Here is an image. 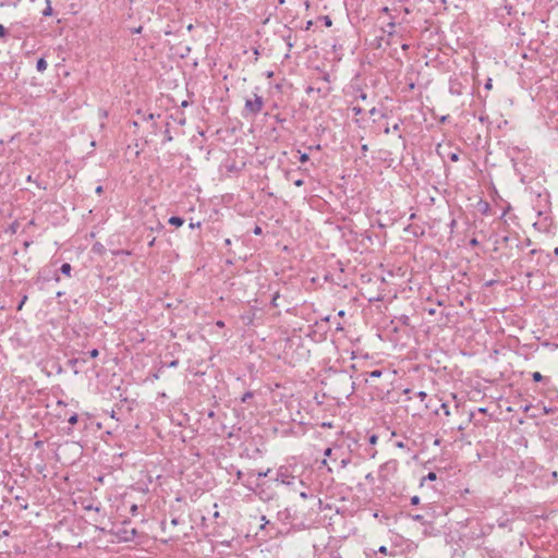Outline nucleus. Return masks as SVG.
<instances>
[{
  "label": "nucleus",
  "instance_id": "obj_24",
  "mask_svg": "<svg viewBox=\"0 0 558 558\" xmlns=\"http://www.w3.org/2000/svg\"><path fill=\"white\" fill-rule=\"evenodd\" d=\"M101 192H102V186L101 185L97 186L96 187V193L100 194Z\"/></svg>",
  "mask_w": 558,
  "mask_h": 558
},
{
  "label": "nucleus",
  "instance_id": "obj_33",
  "mask_svg": "<svg viewBox=\"0 0 558 558\" xmlns=\"http://www.w3.org/2000/svg\"><path fill=\"white\" fill-rule=\"evenodd\" d=\"M2 143V141H0V144Z\"/></svg>",
  "mask_w": 558,
  "mask_h": 558
},
{
  "label": "nucleus",
  "instance_id": "obj_19",
  "mask_svg": "<svg viewBox=\"0 0 558 558\" xmlns=\"http://www.w3.org/2000/svg\"><path fill=\"white\" fill-rule=\"evenodd\" d=\"M254 233L255 234H260L262 233V228L256 226L255 229H254Z\"/></svg>",
  "mask_w": 558,
  "mask_h": 558
},
{
  "label": "nucleus",
  "instance_id": "obj_1",
  "mask_svg": "<svg viewBox=\"0 0 558 558\" xmlns=\"http://www.w3.org/2000/svg\"><path fill=\"white\" fill-rule=\"evenodd\" d=\"M325 456L341 469L347 468L351 463L349 450L343 448L341 445H335L331 448H327L325 450Z\"/></svg>",
  "mask_w": 558,
  "mask_h": 558
},
{
  "label": "nucleus",
  "instance_id": "obj_21",
  "mask_svg": "<svg viewBox=\"0 0 558 558\" xmlns=\"http://www.w3.org/2000/svg\"><path fill=\"white\" fill-rule=\"evenodd\" d=\"M492 87H493V84H492V80L489 78L488 82L486 83V88L490 89Z\"/></svg>",
  "mask_w": 558,
  "mask_h": 558
},
{
  "label": "nucleus",
  "instance_id": "obj_26",
  "mask_svg": "<svg viewBox=\"0 0 558 558\" xmlns=\"http://www.w3.org/2000/svg\"><path fill=\"white\" fill-rule=\"evenodd\" d=\"M216 325H217L218 327H223V326H225L223 322H221V320H218Z\"/></svg>",
  "mask_w": 558,
  "mask_h": 558
},
{
  "label": "nucleus",
  "instance_id": "obj_30",
  "mask_svg": "<svg viewBox=\"0 0 558 558\" xmlns=\"http://www.w3.org/2000/svg\"><path fill=\"white\" fill-rule=\"evenodd\" d=\"M166 138H167L168 141H171V138H172V137H171L170 135H166Z\"/></svg>",
  "mask_w": 558,
  "mask_h": 558
},
{
  "label": "nucleus",
  "instance_id": "obj_6",
  "mask_svg": "<svg viewBox=\"0 0 558 558\" xmlns=\"http://www.w3.org/2000/svg\"><path fill=\"white\" fill-rule=\"evenodd\" d=\"M46 3H47V7L43 11V15L44 16H50L52 14L51 1L50 0H46Z\"/></svg>",
  "mask_w": 558,
  "mask_h": 558
},
{
  "label": "nucleus",
  "instance_id": "obj_17",
  "mask_svg": "<svg viewBox=\"0 0 558 558\" xmlns=\"http://www.w3.org/2000/svg\"><path fill=\"white\" fill-rule=\"evenodd\" d=\"M136 512H137V506L136 505H132L131 513L134 515V514H136Z\"/></svg>",
  "mask_w": 558,
  "mask_h": 558
},
{
  "label": "nucleus",
  "instance_id": "obj_23",
  "mask_svg": "<svg viewBox=\"0 0 558 558\" xmlns=\"http://www.w3.org/2000/svg\"><path fill=\"white\" fill-rule=\"evenodd\" d=\"M418 500H420V499H418V497H417V496H414V497L412 498V504L416 505V504H418Z\"/></svg>",
  "mask_w": 558,
  "mask_h": 558
},
{
  "label": "nucleus",
  "instance_id": "obj_32",
  "mask_svg": "<svg viewBox=\"0 0 558 558\" xmlns=\"http://www.w3.org/2000/svg\"><path fill=\"white\" fill-rule=\"evenodd\" d=\"M555 254L558 255V247L555 248Z\"/></svg>",
  "mask_w": 558,
  "mask_h": 558
},
{
  "label": "nucleus",
  "instance_id": "obj_27",
  "mask_svg": "<svg viewBox=\"0 0 558 558\" xmlns=\"http://www.w3.org/2000/svg\"><path fill=\"white\" fill-rule=\"evenodd\" d=\"M281 483H283V484H288V485H289V484H292V482H290V481L286 482V480H281Z\"/></svg>",
  "mask_w": 558,
  "mask_h": 558
},
{
  "label": "nucleus",
  "instance_id": "obj_2",
  "mask_svg": "<svg viewBox=\"0 0 558 558\" xmlns=\"http://www.w3.org/2000/svg\"><path fill=\"white\" fill-rule=\"evenodd\" d=\"M263 100L262 97L255 95L254 99H246L245 110L251 114H256L262 110Z\"/></svg>",
  "mask_w": 558,
  "mask_h": 558
},
{
  "label": "nucleus",
  "instance_id": "obj_31",
  "mask_svg": "<svg viewBox=\"0 0 558 558\" xmlns=\"http://www.w3.org/2000/svg\"><path fill=\"white\" fill-rule=\"evenodd\" d=\"M242 475L241 471H238V477L240 478Z\"/></svg>",
  "mask_w": 558,
  "mask_h": 558
},
{
  "label": "nucleus",
  "instance_id": "obj_4",
  "mask_svg": "<svg viewBox=\"0 0 558 558\" xmlns=\"http://www.w3.org/2000/svg\"><path fill=\"white\" fill-rule=\"evenodd\" d=\"M169 223L175 227H181L184 223V220L181 217L172 216L169 219Z\"/></svg>",
  "mask_w": 558,
  "mask_h": 558
},
{
  "label": "nucleus",
  "instance_id": "obj_18",
  "mask_svg": "<svg viewBox=\"0 0 558 558\" xmlns=\"http://www.w3.org/2000/svg\"><path fill=\"white\" fill-rule=\"evenodd\" d=\"M378 551L386 555L387 554V547L386 546H381V547H379Z\"/></svg>",
  "mask_w": 558,
  "mask_h": 558
},
{
  "label": "nucleus",
  "instance_id": "obj_7",
  "mask_svg": "<svg viewBox=\"0 0 558 558\" xmlns=\"http://www.w3.org/2000/svg\"><path fill=\"white\" fill-rule=\"evenodd\" d=\"M368 376H369L371 378H378V377H380V376H381V371H378V369L372 371V372L368 374Z\"/></svg>",
  "mask_w": 558,
  "mask_h": 558
},
{
  "label": "nucleus",
  "instance_id": "obj_14",
  "mask_svg": "<svg viewBox=\"0 0 558 558\" xmlns=\"http://www.w3.org/2000/svg\"><path fill=\"white\" fill-rule=\"evenodd\" d=\"M427 480L429 481H435L436 480V474L434 472H429L426 476Z\"/></svg>",
  "mask_w": 558,
  "mask_h": 558
},
{
  "label": "nucleus",
  "instance_id": "obj_10",
  "mask_svg": "<svg viewBox=\"0 0 558 558\" xmlns=\"http://www.w3.org/2000/svg\"><path fill=\"white\" fill-rule=\"evenodd\" d=\"M89 357L95 359L99 355V351L97 349H93L88 352Z\"/></svg>",
  "mask_w": 558,
  "mask_h": 558
},
{
  "label": "nucleus",
  "instance_id": "obj_3",
  "mask_svg": "<svg viewBox=\"0 0 558 558\" xmlns=\"http://www.w3.org/2000/svg\"><path fill=\"white\" fill-rule=\"evenodd\" d=\"M47 66H48V64L44 58L38 59V61L36 63V69L38 72L46 71Z\"/></svg>",
  "mask_w": 558,
  "mask_h": 558
},
{
  "label": "nucleus",
  "instance_id": "obj_11",
  "mask_svg": "<svg viewBox=\"0 0 558 558\" xmlns=\"http://www.w3.org/2000/svg\"><path fill=\"white\" fill-rule=\"evenodd\" d=\"M68 422L71 424V425H74L76 422H77V415L76 414H73L69 417Z\"/></svg>",
  "mask_w": 558,
  "mask_h": 558
},
{
  "label": "nucleus",
  "instance_id": "obj_28",
  "mask_svg": "<svg viewBox=\"0 0 558 558\" xmlns=\"http://www.w3.org/2000/svg\"><path fill=\"white\" fill-rule=\"evenodd\" d=\"M148 119H149V120H153V119H154V114H153V113H150V114L148 116Z\"/></svg>",
  "mask_w": 558,
  "mask_h": 558
},
{
  "label": "nucleus",
  "instance_id": "obj_13",
  "mask_svg": "<svg viewBox=\"0 0 558 558\" xmlns=\"http://www.w3.org/2000/svg\"><path fill=\"white\" fill-rule=\"evenodd\" d=\"M441 409L444 410L445 415H447V416L450 415V410H449V407L447 404L444 403L441 405Z\"/></svg>",
  "mask_w": 558,
  "mask_h": 558
},
{
  "label": "nucleus",
  "instance_id": "obj_9",
  "mask_svg": "<svg viewBox=\"0 0 558 558\" xmlns=\"http://www.w3.org/2000/svg\"><path fill=\"white\" fill-rule=\"evenodd\" d=\"M532 377L534 381H541L543 379V376L539 372H534Z\"/></svg>",
  "mask_w": 558,
  "mask_h": 558
},
{
  "label": "nucleus",
  "instance_id": "obj_20",
  "mask_svg": "<svg viewBox=\"0 0 558 558\" xmlns=\"http://www.w3.org/2000/svg\"><path fill=\"white\" fill-rule=\"evenodd\" d=\"M418 397H420V399H421V400H424V399H425V397H426V392L421 391V392L418 393Z\"/></svg>",
  "mask_w": 558,
  "mask_h": 558
},
{
  "label": "nucleus",
  "instance_id": "obj_12",
  "mask_svg": "<svg viewBox=\"0 0 558 558\" xmlns=\"http://www.w3.org/2000/svg\"><path fill=\"white\" fill-rule=\"evenodd\" d=\"M5 35H7L5 27L2 24H0V38L5 37Z\"/></svg>",
  "mask_w": 558,
  "mask_h": 558
},
{
  "label": "nucleus",
  "instance_id": "obj_8",
  "mask_svg": "<svg viewBox=\"0 0 558 558\" xmlns=\"http://www.w3.org/2000/svg\"><path fill=\"white\" fill-rule=\"evenodd\" d=\"M130 534L131 535H124L122 538L126 542L133 539V537L136 535V531L133 529Z\"/></svg>",
  "mask_w": 558,
  "mask_h": 558
},
{
  "label": "nucleus",
  "instance_id": "obj_16",
  "mask_svg": "<svg viewBox=\"0 0 558 558\" xmlns=\"http://www.w3.org/2000/svg\"><path fill=\"white\" fill-rule=\"evenodd\" d=\"M322 463H323V465L327 466V469H328V471H329V472H332V468H331V466H329V464H328V462H327V460H326V459H324Z\"/></svg>",
  "mask_w": 558,
  "mask_h": 558
},
{
  "label": "nucleus",
  "instance_id": "obj_25",
  "mask_svg": "<svg viewBox=\"0 0 558 558\" xmlns=\"http://www.w3.org/2000/svg\"><path fill=\"white\" fill-rule=\"evenodd\" d=\"M300 159L302 162H304L305 160H307V155H302Z\"/></svg>",
  "mask_w": 558,
  "mask_h": 558
},
{
  "label": "nucleus",
  "instance_id": "obj_5",
  "mask_svg": "<svg viewBox=\"0 0 558 558\" xmlns=\"http://www.w3.org/2000/svg\"><path fill=\"white\" fill-rule=\"evenodd\" d=\"M71 270H72V267L70 264L68 263H64L62 264L61 268H60V271L65 275V276H70L71 275Z\"/></svg>",
  "mask_w": 558,
  "mask_h": 558
},
{
  "label": "nucleus",
  "instance_id": "obj_15",
  "mask_svg": "<svg viewBox=\"0 0 558 558\" xmlns=\"http://www.w3.org/2000/svg\"><path fill=\"white\" fill-rule=\"evenodd\" d=\"M278 298H279V293H278V292H276V293L274 294V296H272V304H274L275 306H277V300H278Z\"/></svg>",
  "mask_w": 558,
  "mask_h": 558
},
{
  "label": "nucleus",
  "instance_id": "obj_22",
  "mask_svg": "<svg viewBox=\"0 0 558 558\" xmlns=\"http://www.w3.org/2000/svg\"><path fill=\"white\" fill-rule=\"evenodd\" d=\"M450 159H451L452 161H458V159H459V158H458V155H457V154H452V155H451V157H450Z\"/></svg>",
  "mask_w": 558,
  "mask_h": 558
},
{
  "label": "nucleus",
  "instance_id": "obj_29",
  "mask_svg": "<svg viewBox=\"0 0 558 558\" xmlns=\"http://www.w3.org/2000/svg\"><path fill=\"white\" fill-rule=\"evenodd\" d=\"M166 138H167L168 141H171V138H172V137H171L170 135H166Z\"/></svg>",
  "mask_w": 558,
  "mask_h": 558
}]
</instances>
